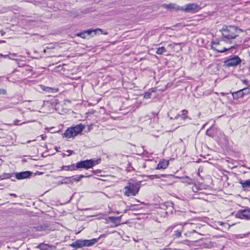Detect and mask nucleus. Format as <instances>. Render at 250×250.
<instances>
[{"label": "nucleus", "mask_w": 250, "mask_h": 250, "mask_svg": "<svg viewBox=\"0 0 250 250\" xmlns=\"http://www.w3.org/2000/svg\"><path fill=\"white\" fill-rule=\"evenodd\" d=\"M220 31L222 34V40L226 42L235 39L241 32H243L241 29L235 26L226 25H224Z\"/></svg>", "instance_id": "nucleus-1"}, {"label": "nucleus", "mask_w": 250, "mask_h": 250, "mask_svg": "<svg viewBox=\"0 0 250 250\" xmlns=\"http://www.w3.org/2000/svg\"><path fill=\"white\" fill-rule=\"evenodd\" d=\"M141 182L129 181L124 188V194L125 196H136L140 188Z\"/></svg>", "instance_id": "nucleus-2"}, {"label": "nucleus", "mask_w": 250, "mask_h": 250, "mask_svg": "<svg viewBox=\"0 0 250 250\" xmlns=\"http://www.w3.org/2000/svg\"><path fill=\"white\" fill-rule=\"evenodd\" d=\"M100 160V159H89L81 161L76 164V168L77 169L80 168H84L87 169L92 168L94 166L98 164Z\"/></svg>", "instance_id": "nucleus-3"}, {"label": "nucleus", "mask_w": 250, "mask_h": 250, "mask_svg": "<svg viewBox=\"0 0 250 250\" xmlns=\"http://www.w3.org/2000/svg\"><path fill=\"white\" fill-rule=\"evenodd\" d=\"M33 174L30 171H25L20 172H14L6 174V178H15L17 180H21L30 178Z\"/></svg>", "instance_id": "nucleus-4"}, {"label": "nucleus", "mask_w": 250, "mask_h": 250, "mask_svg": "<svg viewBox=\"0 0 250 250\" xmlns=\"http://www.w3.org/2000/svg\"><path fill=\"white\" fill-rule=\"evenodd\" d=\"M242 60L238 56L234 55L224 61V65L227 67H234L240 64Z\"/></svg>", "instance_id": "nucleus-5"}, {"label": "nucleus", "mask_w": 250, "mask_h": 250, "mask_svg": "<svg viewBox=\"0 0 250 250\" xmlns=\"http://www.w3.org/2000/svg\"><path fill=\"white\" fill-rule=\"evenodd\" d=\"M200 9V6L197 4L192 3L185 5V7H181V11L189 13H196Z\"/></svg>", "instance_id": "nucleus-6"}, {"label": "nucleus", "mask_w": 250, "mask_h": 250, "mask_svg": "<svg viewBox=\"0 0 250 250\" xmlns=\"http://www.w3.org/2000/svg\"><path fill=\"white\" fill-rule=\"evenodd\" d=\"M235 216L237 218L250 220V208H247L238 210L235 214Z\"/></svg>", "instance_id": "nucleus-7"}, {"label": "nucleus", "mask_w": 250, "mask_h": 250, "mask_svg": "<svg viewBox=\"0 0 250 250\" xmlns=\"http://www.w3.org/2000/svg\"><path fill=\"white\" fill-rule=\"evenodd\" d=\"M105 236V234H101L98 238H94L91 240H84V247H90L94 245L98 242L100 238L104 237Z\"/></svg>", "instance_id": "nucleus-8"}, {"label": "nucleus", "mask_w": 250, "mask_h": 250, "mask_svg": "<svg viewBox=\"0 0 250 250\" xmlns=\"http://www.w3.org/2000/svg\"><path fill=\"white\" fill-rule=\"evenodd\" d=\"M181 113L177 114L174 117V119H178L181 118L182 120L185 121L187 119L191 120V119L188 115V111L186 109H184L181 111Z\"/></svg>", "instance_id": "nucleus-9"}, {"label": "nucleus", "mask_w": 250, "mask_h": 250, "mask_svg": "<svg viewBox=\"0 0 250 250\" xmlns=\"http://www.w3.org/2000/svg\"><path fill=\"white\" fill-rule=\"evenodd\" d=\"M70 246L76 249L84 247V240H78L73 242Z\"/></svg>", "instance_id": "nucleus-10"}, {"label": "nucleus", "mask_w": 250, "mask_h": 250, "mask_svg": "<svg viewBox=\"0 0 250 250\" xmlns=\"http://www.w3.org/2000/svg\"><path fill=\"white\" fill-rule=\"evenodd\" d=\"M211 44H212V45H211V48L213 49V50H215L217 51L218 52H220V53H223V52H226L227 51H228V50H232V49L234 48V46H231V47H230L229 48H224L222 49L219 50V49H217L216 48H215L214 47V46H213V45H218L219 44L218 42H214V41H212L211 42Z\"/></svg>", "instance_id": "nucleus-11"}, {"label": "nucleus", "mask_w": 250, "mask_h": 250, "mask_svg": "<svg viewBox=\"0 0 250 250\" xmlns=\"http://www.w3.org/2000/svg\"><path fill=\"white\" fill-rule=\"evenodd\" d=\"M75 133L72 127H71L66 130L63 134V136L67 138H70L76 136Z\"/></svg>", "instance_id": "nucleus-12"}, {"label": "nucleus", "mask_w": 250, "mask_h": 250, "mask_svg": "<svg viewBox=\"0 0 250 250\" xmlns=\"http://www.w3.org/2000/svg\"><path fill=\"white\" fill-rule=\"evenodd\" d=\"M239 183L241 185L244 190H247L250 188V179L247 180H241Z\"/></svg>", "instance_id": "nucleus-13"}, {"label": "nucleus", "mask_w": 250, "mask_h": 250, "mask_svg": "<svg viewBox=\"0 0 250 250\" xmlns=\"http://www.w3.org/2000/svg\"><path fill=\"white\" fill-rule=\"evenodd\" d=\"M72 128L74 132L75 133V134L77 136L78 134L81 133V132L83 130V129L84 128V125H83L82 124H80L75 125V126L72 127Z\"/></svg>", "instance_id": "nucleus-14"}, {"label": "nucleus", "mask_w": 250, "mask_h": 250, "mask_svg": "<svg viewBox=\"0 0 250 250\" xmlns=\"http://www.w3.org/2000/svg\"><path fill=\"white\" fill-rule=\"evenodd\" d=\"M169 165V162L168 161H160L157 165L156 167L157 169H166Z\"/></svg>", "instance_id": "nucleus-15"}, {"label": "nucleus", "mask_w": 250, "mask_h": 250, "mask_svg": "<svg viewBox=\"0 0 250 250\" xmlns=\"http://www.w3.org/2000/svg\"><path fill=\"white\" fill-rule=\"evenodd\" d=\"M164 7H166L167 9H175L177 11L181 10V7L175 4L174 3H170L169 4H164Z\"/></svg>", "instance_id": "nucleus-16"}, {"label": "nucleus", "mask_w": 250, "mask_h": 250, "mask_svg": "<svg viewBox=\"0 0 250 250\" xmlns=\"http://www.w3.org/2000/svg\"><path fill=\"white\" fill-rule=\"evenodd\" d=\"M121 216L119 217H114V216H109L108 218V220L110 221L111 222L113 223H117V224L116 225V226H119L120 224V222L121 220Z\"/></svg>", "instance_id": "nucleus-17"}, {"label": "nucleus", "mask_w": 250, "mask_h": 250, "mask_svg": "<svg viewBox=\"0 0 250 250\" xmlns=\"http://www.w3.org/2000/svg\"><path fill=\"white\" fill-rule=\"evenodd\" d=\"M84 32L86 33V36H90L92 33H93L94 35H96V34L99 33V32H102V31L101 29L98 28V29H94V30L88 29L87 30H85Z\"/></svg>", "instance_id": "nucleus-18"}, {"label": "nucleus", "mask_w": 250, "mask_h": 250, "mask_svg": "<svg viewBox=\"0 0 250 250\" xmlns=\"http://www.w3.org/2000/svg\"><path fill=\"white\" fill-rule=\"evenodd\" d=\"M71 177H65L62 181H58L57 182V185H61L62 184H72L73 181L71 179H70Z\"/></svg>", "instance_id": "nucleus-19"}, {"label": "nucleus", "mask_w": 250, "mask_h": 250, "mask_svg": "<svg viewBox=\"0 0 250 250\" xmlns=\"http://www.w3.org/2000/svg\"><path fill=\"white\" fill-rule=\"evenodd\" d=\"M46 227L44 226H38L32 228L33 231H42L46 230Z\"/></svg>", "instance_id": "nucleus-20"}, {"label": "nucleus", "mask_w": 250, "mask_h": 250, "mask_svg": "<svg viewBox=\"0 0 250 250\" xmlns=\"http://www.w3.org/2000/svg\"><path fill=\"white\" fill-rule=\"evenodd\" d=\"M232 95L234 98L238 99L244 96V93H243L242 89H241L236 92H234Z\"/></svg>", "instance_id": "nucleus-21"}, {"label": "nucleus", "mask_w": 250, "mask_h": 250, "mask_svg": "<svg viewBox=\"0 0 250 250\" xmlns=\"http://www.w3.org/2000/svg\"><path fill=\"white\" fill-rule=\"evenodd\" d=\"M65 170L67 171H73L76 170L77 169L76 166L74 165V164L69 166H65Z\"/></svg>", "instance_id": "nucleus-22"}, {"label": "nucleus", "mask_w": 250, "mask_h": 250, "mask_svg": "<svg viewBox=\"0 0 250 250\" xmlns=\"http://www.w3.org/2000/svg\"><path fill=\"white\" fill-rule=\"evenodd\" d=\"M166 52L167 50L164 47H160L157 49L156 53L158 55H162Z\"/></svg>", "instance_id": "nucleus-23"}, {"label": "nucleus", "mask_w": 250, "mask_h": 250, "mask_svg": "<svg viewBox=\"0 0 250 250\" xmlns=\"http://www.w3.org/2000/svg\"><path fill=\"white\" fill-rule=\"evenodd\" d=\"M71 178H72V181H76L79 182L81 180V179L83 178V175H77V176H73L72 177H70Z\"/></svg>", "instance_id": "nucleus-24"}, {"label": "nucleus", "mask_w": 250, "mask_h": 250, "mask_svg": "<svg viewBox=\"0 0 250 250\" xmlns=\"http://www.w3.org/2000/svg\"><path fill=\"white\" fill-rule=\"evenodd\" d=\"M163 176H164V175L163 174H155L149 175L148 177L150 180H153L154 179H160Z\"/></svg>", "instance_id": "nucleus-25"}, {"label": "nucleus", "mask_w": 250, "mask_h": 250, "mask_svg": "<svg viewBox=\"0 0 250 250\" xmlns=\"http://www.w3.org/2000/svg\"><path fill=\"white\" fill-rule=\"evenodd\" d=\"M152 92H154L153 90H151V89H149V91L147 92H146L145 94H144V97L145 98V99H149V98H151V93Z\"/></svg>", "instance_id": "nucleus-26"}, {"label": "nucleus", "mask_w": 250, "mask_h": 250, "mask_svg": "<svg viewBox=\"0 0 250 250\" xmlns=\"http://www.w3.org/2000/svg\"><path fill=\"white\" fill-rule=\"evenodd\" d=\"M183 179V182L186 183L188 184H191L192 183V180L188 176H186Z\"/></svg>", "instance_id": "nucleus-27"}, {"label": "nucleus", "mask_w": 250, "mask_h": 250, "mask_svg": "<svg viewBox=\"0 0 250 250\" xmlns=\"http://www.w3.org/2000/svg\"><path fill=\"white\" fill-rule=\"evenodd\" d=\"M47 245L40 244L37 247V248L40 249L41 250H46L47 249Z\"/></svg>", "instance_id": "nucleus-28"}, {"label": "nucleus", "mask_w": 250, "mask_h": 250, "mask_svg": "<svg viewBox=\"0 0 250 250\" xmlns=\"http://www.w3.org/2000/svg\"><path fill=\"white\" fill-rule=\"evenodd\" d=\"M76 36L78 37H80L83 39H85L87 37L86 33H85L84 31L79 33H77L76 34Z\"/></svg>", "instance_id": "nucleus-29"}, {"label": "nucleus", "mask_w": 250, "mask_h": 250, "mask_svg": "<svg viewBox=\"0 0 250 250\" xmlns=\"http://www.w3.org/2000/svg\"><path fill=\"white\" fill-rule=\"evenodd\" d=\"M181 231L179 230H175L174 232L173 236L175 238H179L181 236Z\"/></svg>", "instance_id": "nucleus-30"}, {"label": "nucleus", "mask_w": 250, "mask_h": 250, "mask_svg": "<svg viewBox=\"0 0 250 250\" xmlns=\"http://www.w3.org/2000/svg\"><path fill=\"white\" fill-rule=\"evenodd\" d=\"M19 120H18V119H16V120H15L14 121L13 125H19L25 124H26V123H30V121L24 122H23V123H20V124H19Z\"/></svg>", "instance_id": "nucleus-31"}, {"label": "nucleus", "mask_w": 250, "mask_h": 250, "mask_svg": "<svg viewBox=\"0 0 250 250\" xmlns=\"http://www.w3.org/2000/svg\"><path fill=\"white\" fill-rule=\"evenodd\" d=\"M243 93H244V95H248L250 93V89L247 87L244 88L242 89Z\"/></svg>", "instance_id": "nucleus-32"}, {"label": "nucleus", "mask_w": 250, "mask_h": 250, "mask_svg": "<svg viewBox=\"0 0 250 250\" xmlns=\"http://www.w3.org/2000/svg\"><path fill=\"white\" fill-rule=\"evenodd\" d=\"M25 71L29 72H31L32 71V67L27 65L25 66Z\"/></svg>", "instance_id": "nucleus-33"}, {"label": "nucleus", "mask_w": 250, "mask_h": 250, "mask_svg": "<svg viewBox=\"0 0 250 250\" xmlns=\"http://www.w3.org/2000/svg\"><path fill=\"white\" fill-rule=\"evenodd\" d=\"M6 93L7 92L5 89H0V95H6Z\"/></svg>", "instance_id": "nucleus-34"}, {"label": "nucleus", "mask_w": 250, "mask_h": 250, "mask_svg": "<svg viewBox=\"0 0 250 250\" xmlns=\"http://www.w3.org/2000/svg\"><path fill=\"white\" fill-rule=\"evenodd\" d=\"M178 44H180V43H177L173 42V43L169 44L168 45V47H174L175 45H178Z\"/></svg>", "instance_id": "nucleus-35"}, {"label": "nucleus", "mask_w": 250, "mask_h": 250, "mask_svg": "<svg viewBox=\"0 0 250 250\" xmlns=\"http://www.w3.org/2000/svg\"><path fill=\"white\" fill-rule=\"evenodd\" d=\"M153 121L155 122H156V123L158 122V118L156 114H155L154 115V116L153 117Z\"/></svg>", "instance_id": "nucleus-36"}, {"label": "nucleus", "mask_w": 250, "mask_h": 250, "mask_svg": "<svg viewBox=\"0 0 250 250\" xmlns=\"http://www.w3.org/2000/svg\"><path fill=\"white\" fill-rule=\"evenodd\" d=\"M211 129V128L210 129H208L206 131V134L208 135V136H210V137H212L213 135L210 133H209V131H210V130Z\"/></svg>", "instance_id": "nucleus-37"}, {"label": "nucleus", "mask_w": 250, "mask_h": 250, "mask_svg": "<svg viewBox=\"0 0 250 250\" xmlns=\"http://www.w3.org/2000/svg\"><path fill=\"white\" fill-rule=\"evenodd\" d=\"M40 136L41 137L42 140H44L47 138L46 135L44 134H42Z\"/></svg>", "instance_id": "nucleus-38"}, {"label": "nucleus", "mask_w": 250, "mask_h": 250, "mask_svg": "<svg viewBox=\"0 0 250 250\" xmlns=\"http://www.w3.org/2000/svg\"><path fill=\"white\" fill-rule=\"evenodd\" d=\"M67 152H68V153H69V154L67 155V156H70L72 153H73V151L72 150H68L67 151Z\"/></svg>", "instance_id": "nucleus-39"}, {"label": "nucleus", "mask_w": 250, "mask_h": 250, "mask_svg": "<svg viewBox=\"0 0 250 250\" xmlns=\"http://www.w3.org/2000/svg\"><path fill=\"white\" fill-rule=\"evenodd\" d=\"M9 195L10 196H13L14 197H17V195L16 194H14V193H10Z\"/></svg>", "instance_id": "nucleus-40"}, {"label": "nucleus", "mask_w": 250, "mask_h": 250, "mask_svg": "<svg viewBox=\"0 0 250 250\" xmlns=\"http://www.w3.org/2000/svg\"><path fill=\"white\" fill-rule=\"evenodd\" d=\"M65 166H62V167H61V170H65Z\"/></svg>", "instance_id": "nucleus-41"}, {"label": "nucleus", "mask_w": 250, "mask_h": 250, "mask_svg": "<svg viewBox=\"0 0 250 250\" xmlns=\"http://www.w3.org/2000/svg\"><path fill=\"white\" fill-rule=\"evenodd\" d=\"M243 83L247 84L248 83V81L247 80H245L243 81Z\"/></svg>", "instance_id": "nucleus-42"}, {"label": "nucleus", "mask_w": 250, "mask_h": 250, "mask_svg": "<svg viewBox=\"0 0 250 250\" xmlns=\"http://www.w3.org/2000/svg\"><path fill=\"white\" fill-rule=\"evenodd\" d=\"M10 178L11 179L12 181H14V182L16 181V179H15V178Z\"/></svg>", "instance_id": "nucleus-43"}, {"label": "nucleus", "mask_w": 250, "mask_h": 250, "mask_svg": "<svg viewBox=\"0 0 250 250\" xmlns=\"http://www.w3.org/2000/svg\"><path fill=\"white\" fill-rule=\"evenodd\" d=\"M90 175H87V174H85V175H83V177H89Z\"/></svg>", "instance_id": "nucleus-44"}, {"label": "nucleus", "mask_w": 250, "mask_h": 250, "mask_svg": "<svg viewBox=\"0 0 250 250\" xmlns=\"http://www.w3.org/2000/svg\"><path fill=\"white\" fill-rule=\"evenodd\" d=\"M136 206L134 205H133L132 207V209H135L136 208H135Z\"/></svg>", "instance_id": "nucleus-45"}, {"label": "nucleus", "mask_w": 250, "mask_h": 250, "mask_svg": "<svg viewBox=\"0 0 250 250\" xmlns=\"http://www.w3.org/2000/svg\"><path fill=\"white\" fill-rule=\"evenodd\" d=\"M170 119H171V120H172V119H174V118H173V117H171V118H170Z\"/></svg>", "instance_id": "nucleus-46"}, {"label": "nucleus", "mask_w": 250, "mask_h": 250, "mask_svg": "<svg viewBox=\"0 0 250 250\" xmlns=\"http://www.w3.org/2000/svg\"><path fill=\"white\" fill-rule=\"evenodd\" d=\"M89 209V208H85L84 210H88Z\"/></svg>", "instance_id": "nucleus-47"}]
</instances>
